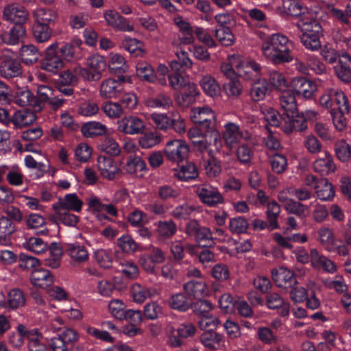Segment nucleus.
Wrapping results in <instances>:
<instances>
[{
	"label": "nucleus",
	"instance_id": "38",
	"mask_svg": "<svg viewBox=\"0 0 351 351\" xmlns=\"http://www.w3.org/2000/svg\"><path fill=\"white\" fill-rule=\"evenodd\" d=\"M14 102L21 107L27 106H40V104H38V100L33 97L32 93L28 89H19L14 95Z\"/></svg>",
	"mask_w": 351,
	"mask_h": 351
},
{
	"label": "nucleus",
	"instance_id": "22",
	"mask_svg": "<svg viewBox=\"0 0 351 351\" xmlns=\"http://www.w3.org/2000/svg\"><path fill=\"white\" fill-rule=\"evenodd\" d=\"M83 202L78 198L75 193L66 195L63 198H60L58 202L53 205L54 210L62 209L80 212L82 210Z\"/></svg>",
	"mask_w": 351,
	"mask_h": 351
},
{
	"label": "nucleus",
	"instance_id": "25",
	"mask_svg": "<svg viewBox=\"0 0 351 351\" xmlns=\"http://www.w3.org/2000/svg\"><path fill=\"white\" fill-rule=\"evenodd\" d=\"M82 44L81 40L75 38L71 43L64 44L60 48L58 47V53H61L62 60L71 61L79 58V52Z\"/></svg>",
	"mask_w": 351,
	"mask_h": 351
},
{
	"label": "nucleus",
	"instance_id": "16",
	"mask_svg": "<svg viewBox=\"0 0 351 351\" xmlns=\"http://www.w3.org/2000/svg\"><path fill=\"white\" fill-rule=\"evenodd\" d=\"M97 167L104 178L112 180L120 172L119 165L110 157L100 156L97 158Z\"/></svg>",
	"mask_w": 351,
	"mask_h": 351
},
{
	"label": "nucleus",
	"instance_id": "24",
	"mask_svg": "<svg viewBox=\"0 0 351 351\" xmlns=\"http://www.w3.org/2000/svg\"><path fill=\"white\" fill-rule=\"evenodd\" d=\"M183 290L191 300L204 297L208 291L206 283L197 280H190L184 283Z\"/></svg>",
	"mask_w": 351,
	"mask_h": 351
},
{
	"label": "nucleus",
	"instance_id": "41",
	"mask_svg": "<svg viewBox=\"0 0 351 351\" xmlns=\"http://www.w3.org/2000/svg\"><path fill=\"white\" fill-rule=\"evenodd\" d=\"M33 36L39 43L47 42L51 36L52 30L48 24L35 23L32 27Z\"/></svg>",
	"mask_w": 351,
	"mask_h": 351
},
{
	"label": "nucleus",
	"instance_id": "43",
	"mask_svg": "<svg viewBox=\"0 0 351 351\" xmlns=\"http://www.w3.org/2000/svg\"><path fill=\"white\" fill-rule=\"evenodd\" d=\"M215 36L223 46L229 47L234 44V36L230 28L227 26L219 25L215 30Z\"/></svg>",
	"mask_w": 351,
	"mask_h": 351
},
{
	"label": "nucleus",
	"instance_id": "6",
	"mask_svg": "<svg viewBox=\"0 0 351 351\" xmlns=\"http://www.w3.org/2000/svg\"><path fill=\"white\" fill-rule=\"evenodd\" d=\"M77 332L71 328H64L60 333L53 337L49 343L52 351H68L78 341Z\"/></svg>",
	"mask_w": 351,
	"mask_h": 351
},
{
	"label": "nucleus",
	"instance_id": "11",
	"mask_svg": "<svg viewBox=\"0 0 351 351\" xmlns=\"http://www.w3.org/2000/svg\"><path fill=\"white\" fill-rule=\"evenodd\" d=\"M144 130V123L140 118L137 117H124L117 122V130L123 134H141Z\"/></svg>",
	"mask_w": 351,
	"mask_h": 351
},
{
	"label": "nucleus",
	"instance_id": "58",
	"mask_svg": "<svg viewBox=\"0 0 351 351\" xmlns=\"http://www.w3.org/2000/svg\"><path fill=\"white\" fill-rule=\"evenodd\" d=\"M8 305L12 308H18L25 304L23 292L19 289H12L8 294Z\"/></svg>",
	"mask_w": 351,
	"mask_h": 351
},
{
	"label": "nucleus",
	"instance_id": "28",
	"mask_svg": "<svg viewBox=\"0 0 351 351\" xmlns=\"http://www.w3.org/2000/svg\"><path fill=\"white\" fill-rule=\"evenodd\" d=\"M283 8L287 14L295 17L300 16V19L306 18L312 14L300 0H286L283 3Z\"/></svg>",
	"mask_w": 351,
	"mask_h": 351
},
{
	"label": "nucleus",
	"instance_id": "17",
	"mask_svg": "<svg viewBox=\"0 0 351 351\" xmlns=\"http://www.w3.org/2000/svg\"><path fill=\"white\" fill-rule=\"evenodd\" d=\"M104 18L107 24L115 30L132 32L134 29V27L128 23L127 19L117 12L108 10L104 13Z\"/></svg>",
	"mask_w": 351,
	"mask_h": 351
},
{
	"label": "nucleus",
	"instance_id": "50",
	"mask_svg": "<svg viewBox=\"0 0 351 351\" xmlns=\"http://www.w3.org/2000/svg\"><path fill=\"white\" fill-rule=\"evenodd\" d=\"M145 167L146 165L141 158L136 156H130L127 158L123 169L128 173L134 174L137 171L145 170Z\"/></svg>",
	"mask_w": 351,
	"mask_h": 351
},
{
	"label": "nucleus",
	"instance_id": "47",
	"mask_svg": "<svg viewBox=\"0 0 351 351\" xmlns=\"http://www.w3.org/2000/svg\"><path fill=\"white\" fill-rule=\"evenodd\" d=\"M66 252L71 258L77 263H84L88 260V254L84 246L68 244Z\"/></svg>",
	"mask_w": 351,
	"mask_h": 351
},
{
	"label": "nucleus",
	"instance_id": "27",
	"mask_svg": "<svg viewBox=\"0 0 351 351\" xmlns=\"http://www.w3.org/2000/svg\"><path fill=\"white\" fill-rule=\"evenodd\" d=\"M30 280L34 285L45 289L52 285L54 278L50 271L39 269L32 271Z\"/></svg>",
	"mask_w": 351,
	"mask_h": 351
},
{
	"label": "nucleus",
	"instance_id": "64",
	"mask_svg": "<svg viewBox=\"0 0 351 351\" xmlns=\"http://www.w3.org/2000/svg\"><path fill=\"white\" fill-rule=\"evenodd\" d=\"M213 308L212 303L207 300H197L195 302L191 301V309L195 315L205 316Z\"/></svg>",
	"mask_w": 351,
	"mask_h": 351
},
{
	"label": "nucleus",
	"instance_id": "42",
	"mask_svg": "<svg viewBox=\"0 0 351 351\" xmlns=\"http://www.w3.org/2000/svg\"><path fill=\"white\" fill-rule=\"evenodd\" d=\"M210 158L202 162V166L205 170L206 174L210 178L217 177L221 172L220 161L211 156V152H208Z\"/></svg>",
	"mask_w": 351,
	"mask_h": 351
},
{
	"label": "nucleus",
	"instance_id": "51",
	"mask_svg": "<svg viewBox=\"0 0 351 351\" xmlns=\"http://www.w3.org/2000/svg\"><path fill=\"white\" fill-rule=\"evenodd\" d=\"M101 109L105 114L111 119L119 118L125 113L123 107L118 101H105L101 106Z\"/></svg>",
	"mask_w": 351,
	"mask_h": 351
},
{
	"label": "nucleus",
	"instance_id": "60",
	"mask_svg": "<svg viewBox=\"0 0 351 351\" xmlns=\"http://www.w3.org/2000/svg\"><path fill=\"white\" fill-rule=\"evenodd\" d=\"M26 249L36 253L40 254L48 250V245L43 239L32 237L25 243Z\"/></svg>",
	"mask_w": 351,
	"mask_h": 351
},
{
	"label": "nucleus",
	"instance_id": "23",
	"mask_svg": "<svg viewBox=\"0 0 351 351\" xmlns=\"http://www.w3.org/2000/svg\"><path fill=\"white\" fill-rule=\"evenodd\" d=\"M339 79L345 83L351 82V56L348 53L339 56V64L335 67Z\"/></svg>",
	"mask_w": 351,
	"mask_h": 351
},
{
	"label": "nucleus",
	"instance_id": "36",
	"mask_svg": "<svg viewBox=\"0 0 351 351\" xmlns=\"http://www.w3.org/2000/svg\"><path fill=\"white\" fill-rule=\"evenodd\" d=\"M285 208L289 213L294 214L301 219L306 218L310 213L308 206L302 204L299 201H295L293 199H287L285 204Z\"/></svg>",
	"mask_w": 351,
	"mask_h": 351
},
{
	"label": "nucleus",
	"instance_id": "44",
	"mask_svg": "<svg viewBox=\"0 0 351 351\" xmlns=\"http://www.w3.org/2000/svg\"><path fill=\"white\" fill-rule=\"evenodd\" d=\"M23 62L26 64H32L37 62L40 57L38 49L33 45H23L20 51Z\"/></svg>",
	"mask_w": 351,
	"mask_h": 351
},
{
	"label": "nucleus",
	"instance_id": "62",
	"mask_svg": "<svg viewBox=\"0 0 351 351\" xmlns=\"http://www.w3.org/2000/svg\"><path fill=\"white\" fill-rule=\"evenodd\" d=\"M160 140V135L157 132H147L139 138L138 144L143 149H149L158 145Z\"/></svg>",
	"mask_w": 351,
	"mask_h": 351
},
{
	"label": "nucleus",
	"instance_id": "31",
	"mask_svg": "<svg viewBox=\"0 0 351 351\" xmlns=\"http://www.w3.org/2000/svg\"><path fill=\"white\" fill-rule=\"evenodd\" d=\"M261 67L254 61L247 62L242 68L239 69V75L247 81L253 82L260 79Z\"/></svg>",
	"mask_w": 351,
	"mask_h": 351
},
{
	"label": "nucleus",
	"instance_id": "63",
	"mask_svg": "<svg viewBox=\"0 0 351 351\" xmlns=\"http://www.w3.org/2000/svg\"><path fill=\"white\" fill-rule=\"evenodd\" d=\"M249 223L243 217H237L230 219L229 229L232 233L241 234L247 231Z\"/></svg>",
	"mask_w": 351,
	"mask_h": 351
},
{
	"label": "nucleus",
	"instance_id": "34",
	"mask_svg": "<svg viewBox=\"0 0 351 351\" xmlns=\"http://www.w3.org/2000/svg\"><path fill=\"white\" fill-rule=\"evenodd\" d=\"M313 169L322 176H327L334 172L335 166L332 156L326 153L324 157L315 160L313 163Z\"/></svg>",
	"mask_w": 351,
	"mask_h": 351
},
{
	"label": "nucleus",
	"instance_id": "35",
	"mask_svg": "<svg viewBox=\"0 0 351 351\" xmlns=\"http://www.w3.org/2000/svg\"><path fill=\"white\" fill-rule=\"evenodd\" d=\"M81 132L84 136L93 138L105 134L107 128L100 122L89 121L82 125Z\"/></svg>",
	"mask_w": 351,
	"mask_h": 351
},
{
	"label": "nucleus",
	"instance_id": "45",
	"mask_svg": "<svg viewBox=\"0 0 351 351\" xmlns=\"http://www.w3.org/2000/svg\"><path fill=\"white\" fill-rule=\"evenodd\" d=\"M136 75L148 82H154L156 79L155 71L151 64L145 62H138L136 66Z\"/></svg>",
	"mask_w": 351,
	"mask_h": 351
},
{
	"label": "nucleus",
	"instance_id": "59",
	"mask_svg": "<svg viewBox=\"0 0 351 351\" xmlns=\"http://www.w3.org/2000/svg\"><path fill=\"white\" fill-rule=\"evenodd\" d=\"M36 22L42 24H49L56 19V14L50 9L39 8L34 12Z\"/></svg>",
	"mask_w": 351,
	"mask_h": 351
},
{
	"label": "nucleus",
	"instance_id": "32",
	"mask_svg": "<svg viewBox=\"0 0 351 351\" xmlns=\"http://www.w3.org/2000/svg\"><path fill=\"white\" fill-rule=\"evenodd\" d=\"M169 306L173 310L186 312L191 308V300L185 293L173 294L168 302Z\"/></svg>",
	"mask_w": 351,
	"mask_h": 351
},
{
	"label": "nucleus",
	"instance_id": "39",
	"mask_svg": "<svg viewBox=\"0 0 351 351\" xmlns=\"http://www.w3.org/2000/svg\"><path fill=\"white\" fill-rule=\"evenodd\" d=\"M36 120V115L30 111H17L12 117V122L16 128H23L32 124Z\"/></svg>",
	"mask_w": 351,
	"mask_h": 351
},
{
	"label": "nucleus",
	"instance_id": "10",
	"mask_svg": "<svg viewBox=\"0 0 351 351\" xmlns=\"http://www.w3.org/2000/svg\"><path fill=\"white\" fill-rule=\"evenodd\" d=\"M196 193L201 202L208 206H216L223 202V196L218 189L209 185L199 186Z\"/></svg>",
	"mask_w": 351,
	"mask_h": 351
},
{
	"label": "nucleus",
	"instance_id": "26",
	"mask_svg": "<svg viewBox=\"0 0 351 351\" xmlns=\"http://www.w3.org/2000/svg\"><path fill=\"white\" fill-rule=\"evenodd\" d=\"M266 305L270 309H278L281 316L285 317L289 314V304L278 293H270L267 295Z\"/></svg>",
	"mask_w": 351,
	"mask_h": 351
},
{
	"label": "nucleus",
	"instance_id": "7",
	"mask_svg": "<svg viewBox=\"0 0 351 351\" xmlns=\"http://www.w3.org/2000/svg\"><path fill=\"white\" fill-rule=\"evenodd\" d=\"M330 98L335 99L334 106L336 108L337 113L340 114L349 113L348 101L343 91L335 88L327 90L319 99L321 106H328Z\"/></svg>",
	"mask_w": 351,
	"mask_h": 351
},
{
	"label": "nucleus",
	"instance_id": "19",
	"mask_svg": "<svg viewBox=\"0 0 351 351\" xmlns=\"http://www.w3.org/2000/svg\"><path fill=\"white\" fill-rule=\"evenodd\" d=\"M296 26L303 34L313 35L317 37L322 36L321 25L313 18V14L306 18H302L296 23Z\"/></svg>",
	"mask_w": 351,
	"mask_h": 351
},
{
	"label": "nucleus",
	"instance_id": "9",
	"mask_svg": "<svg viewBox=\"0 0 351 351\" xmlns=\"http://www.w3.org/2000/svg\"><path fill=\"white\" fill-rule=\"evenodd\" d=\"M189 151L186 143L180 140L169 141L165 149V155L169 161L180 162L185 160Z\"/></svg>",
	"mask_w": 351,
	"mask_h": 351
},
{
	"label": "nucleus",
	"instance_id": "2",
	"mask_svg": "<svg viewBox=\"0 0 351 351\" xmlns=\"http://www.w3.org/2000/svg\"><path fill=\"white\" fill-rule=\"evenodd\" d=\"M87 68L80 66L75 68L76 73L88 81H98L101 77L102 72L106 70V64L104 58L95 54L87 60Z\"/></svg>",
	"mask_w": 351,
	"mask_h": 351
},
{
	"label": "nucleus",
	"instance_id": "4",
	"mask_svg": "<svg viewBox=\"0 0 351 351\" xmlns=\"http://www.w3.org/2000/svg\"><path fill=\"white\" fill-rule=\"evenodd\" d=\"M185 232L188 235L194 237L200 247L210 248L215 244L210 230L201 226L197 220L193 219L189 221L186 226Z\"/></svg>",
	"mask_w": 351,
	"mask_h": 351
},
{
	"label": "nucleus",
	"instance_id": "15",
	"mask_svg": "<svg viewBox=\"0 0 351 351\" xmlns=\"http://www.w3.org/2000/svg\"><path fill=\"white\" fill-rule=\"evenodd\" d=\"M3 16L5 20L15 23V25H23L28 19V13L23 7L10 4L5 7Z\"/></svg>",
	"mask_w": 351,
	"mask_h": 351
},
{
	"label": "nucleus",
	"instance_id": "46",
	"mask_svg": "<svg viewBox=\"0 0 351 351\" xmlns=\"http://www.w3.org/2000/svg\"><path fill=\"white\" fill-rule=\"evenodd\" d=\"M16 228L12 221L6 217H0V243L5 244L9 237L15 232Z\"/></svg>",
	"mask_w": 351,
	"mask_h": 351
},
{
	"label": "nucleus",
	"instance_id": "57",
	"mask_svg": "<svg viewBox=\"0 0 351 351\" xmlns=\"http://www.w3.org/2000/svg\"><path fill=\"white\" fill-rule=\"evenodd\" d=\"M318 235L320 242L324 248L327 251H332L333 244L335 243L332 230L326 227H322L319 230Z\"/></svg>",
	"mask_w": 351,
	"mask_h": 351
},
{
	"label": "nucleus",
	"instance_id": "20",
	"mask_svg": "<svg viewBox=\"0 0 351 351\" xmlns=\"http://www.w3.org/2000/svg\"><path fill=\"white\" fill-rule=\"evenodd\" d=\"M279 104L280 106L281 113L283 115L294 117L298 111V105L295 97V93L290 91H284L279 97Z\"/></svg>",
	"mask_w": 351,
	"mask_h": 351
},
{
	"label": "nucleus",
	"instance_id": "48",
	"mask_svg": "<svg viewBox=\"0 0 351 351\" xmlns=\"http://www.w3.org/2000/svg\"><path fill=\"white\" fill-rule=\"evenodd\" d=\"M280 212V207L276 201H272L267 204V217L269 221V230L271 231L278 228L277 222L278 217Z\"/></svg>",
	"mask_w": 351,
	"mask_h": 351
},
{
	"label": "nucleus",
	"instance_id": "14",
	"mask_svg": "<svg viewBox=\"0 0 351 351\" xmlns=\"http://www.w3.org/2000/svg\"><path fill=\"white\" fill-rule=\"evenodd\" d=\"M271 276L273 280L279 287L289 289L298 284L294 273L283 267L279 269H272Z\"/></svg>",
	"mask_w": 351,
	"mask_h": 351
},
{
	"label": "nucleus",
	"instance_id": "40",
	"mask_svg": "<svg viewBox=\"0 0 351 351\" xmlns=\"http://www.w3.org/2000/svg\"><path fill=\"white\" fill-rule=\"evenodd\" d=\"M222 340V336L213 330H208L200 336L201 343L210 350H217Z\"/></svg>",
	"mask_w": 351,
	"mask_h": 351
},
{
	"label": "nucleus",
	"instance_id": "1",
	"mask_svg": "<svg viewBox=\"0 0 351 351\" xmlns=\"http://www.w3.org/2000/svg\"><path fill=\"white\" fill-rule=\"evenodd\" d=\"M292 42L280 34H274L267 38L261 45V50L266 59L275 64L289 62L293 60L291 51Z\"/></svg>",
	"mask_w": 351,
	"mask_h": 351
},
{
	"label": "nucleus",
	"instance_id": "56",
	"mask_svg": "<svg viewBox=\"0 0 351 351\" xmlns=\"http://www.w3.org/2000/svg\"><path fill=\"white\" fill-rule=\"evenodd\" d=\"M177 25L180 28L181 34L179 35V40L184 45H189L193 43L194 37L193 35V30L189 23L180 20L177 22Z\"/></svg>",
	"mask_w": 351,
	"mask_h": 351
},
{
	"label": "nucleus",
	"instance_id": "30",
	"mask_svg": "<svg viewBox=\"0 0 351 351\" xmlns=\"http://www.w3.org/2000/svg\"><path fill=\"white\" fill-rule=\"evenodd\" d=\"M224 128L223 138L229 146L237 143L242 138H247L248 137V136H244L243 132L240 131L239 127L234 123H228Z\"/></svg>",
	"mask_w": 351,
	"mask_h": 351
},
{
	"label": "nucleus",
	"instance_id": "33",
	"mask_svg": "<svg viewBox=\"0 0 351 351\" xmlns=\"http://www.w3.org/2000/svg\"><path fill=\"white\" fill-rule=\"evenodd\" d=\"M313 187L317 197L321 200H330L335 195L333 186L326 178L319 179V182Z\"/></svg>",
	"mask_w": 351,
	"mask_h": 351
},
{
	"label": "nucleus",
	"instance_id": "3",
	"mask_svg": "<svg viewBox=\"0 0 351 351\" xmlns=\"http://www.w3.org/2000/svg\"><path fill=\"white\" fill-rule=\"evenodd\" d=\"M23 66L21 61L13 54L1 52L0 56V77L5 80H12L21 76Z\"/></svg>",
	"mask_w": 351,
	"mask_h": 351
},
{
	"label": "nucleus",
	"instance_id": "18",
	"mask_svg": "<svg viewBox=\"0 0 351 351\" xmlns=\"http://www.w3.org/2000/svg\"><path fill=\"white\" fill-rule=\"evenodd\" d=\"M282 121L284 125V132L286 134H290L293 130L302 132L308 127L305 117L303 116L302 112L299 114L298 111L294 114V117L287 114V117H285Z\"/></svg>",
	"mask_w": 351,
	"mask_h": 351
},
{
	"label": "nucleus",
	"instance_id": "37",
	"mask_svg": "<svg viewBox=\"0 0 351 351\" xmlns=\"http://www.w3.org/2000/svg\"><path fill=\"white\" fill-rule=\"evenodd\" d=\"M269 90V84L265 79H258L251 85L250 95L254 101L263 100Z\"/></svg>",
	"mask_w": 351,
	"mask_h": 351
},
{
	"label": "nucleus",
	"instance_id": "54",
	"mask_svg": "<svg viewBox=\"0 0 351 351\" xmlns=\"http://www.w3.org/2000/svg\"><path fill=\"white\" fill-rule=\"evenodd\" d=\"M177 227L176 223L170 220L158 221L156 232L158 236L163 239H169L176 232Z\"/></svg>",
	"mask_w": 351,
	"mask_h": 351
},
{
	"label": "nucleus",
	"instance_id": "29",
	"mask_svg": "<svg viewBox=\"0 0 351 351\" xmlns=\"http://www.w3.org/2000/svg\"><path fill=\"white\" fill-rule=\"evenodd\" d=\"M26 30L23 25H14L8 32L1 34V40L10 45H17L22 38H24Z\"/></svg>",
	"mask_w": 351,
	"mask_h": 351
},
{
	"label": "nucleus",
	"instance_id": "12",
	"mask_svg": "<svg viewBox=\"0 0 351 351\" xmlns=\"http://www.w3.org/2000/svg\"><path fill=\"white\" fill-rule=\"evenodd\" d=\"M291 86L295 93L305 99L312 98L317 89L313 82L304 77H294L291 81Z\"/></svg>",
	"mask_w": 351,
	"mask_h": 351
},
{
	"label": "nucleus",
	"instance_id": "13",
	"mask_svg": "<svg viewBox=\"0 0 351 351\" xmlns=\"http://www.w3.org/2000/svg\"><path fill=\"white\" fill-rule=\"evenodd\" d=\"M192 113L193 121L199 127L202 132H207L214 118L212 110L208 106L195 108L192 110Z\"/></svg>",
	"mask_w": 351,
	"mask_h": 351
},
{
	"label": "nucleus",
	"instance_id": "53",
	"mask_svg": "<svg viewBox=\"0 0 351 351\" xmlns=\"http://www.w3.org/2000/svg\"><path fill=\"white\" fill-rule=\"evenodd\" d=\"M122 45L131 54L134 56H142L144 53L143 44L136 38H125Z\"/></svg>",
	"mask_w": 351,
	"mask_h": 351
},
{
	"label": "nucleus",
	"instance_id": "21",
	"mask_svg": "<svg viewBox=\"0 0 351 351\" xmlns=\"http://www.w3.org/2000/svg\"><path fill=\"white\" fill-rule=\"evenodd\" d=\"M311 263L313 267L323 269L328 273H334L337 270L336 265L331 260L319 254L317 249L310 252Z\"/></svg>",
	"mask_w": 351,
	"mask_h": 351
},
{
	"label": "nucleus",
	"instance_id": "61",
	"mask_svg": "<svg viewBox=\"0 0 351 351\" xmlns=\"http://www.w3.org/2000/svg\"><path fill=\"white\" fill-rule=\"evenodd\" d=\"M335 152L337 157L342 162H346L351 158V145L345 141H337L335 144Z\"/></svg>",
	"mask_w": 351,
	"mask_h": 351
},
{
	"label": "nucleus",
	"instance_id": "8",
	"mask_svg": "<svg viewBox=\"0 0 351 351\" xmlns=\"http://www.w3.org/2000/svg\"><path fill=\"white\" fill-rule=\"evenodd\" d=\"M127 77L120 75L117 80L107 78L103 80L99 86V95L104 99H112L119 97L123 90V84Z\"/></svg>",
	"mask_w": 351,
	"mask_h": 351
},
{
	"label": "nucleus",
	"instance_id": "55",
	"mask_svg": "<svg viewBox=\"0 0 351 351\" xmlns=\"http://www.w3.org/2000/svg\"><path fill=\"white\" fill-rule=\"evenodd\" d=\"M109 69L112 73L115 74H122L128 69L125 64L124 58L119 54L112 55L109 62Z\"/></svg>",
	"mask_w": 351,
	"mask_h": 351
},
{
	"label": "nucleus",
	"instance_id": "52",
	"mask_svg": "<svg viewBox=\"0 0 351 351\" xmlns=\"http://www.w3.org/2000/svg\"><path fill=\"white\" fill-rule=\"evenodd\" d=\"M176 176L180 180L189 181L197 178L198 171L194 163L188 162L186 165L181 166Z\"/></svg>",
	"mask_w": 351,
	"mask_h": 351
},
{
	"label": "nucleus",
	"instance_id": "49",
	"mask_svg": "<svg viewBox=\"0 0 351 351\" xmlns=\"http://www.w3.org/2000/svg\"><path fill=\"white\" fill-rule=\"evenodd\" d=\"M200 85L206 94L210 97L219 95L220 93V87L216 80L210 75L204 76Z\"/></svg>",
	"mask_w": 351,
	"mask_h": 351
},
{
	"label": "nucleus",
	"instance_id": "5",
	"mask_svg": "<svg viewBox=\"0 0 351 351\" xmlns=\"http://www.w3.org/2000/svg\"><path fill=\"white\" fill-rule=\"evenodd\" d=\"M63 66L62 58L58 55V44L54 43L46 49L44 57L40 60V67L45 71L56 74Z\"/></svg>",
	"mask_w": 351,
	"mask_h": 351
}]
</instances>
